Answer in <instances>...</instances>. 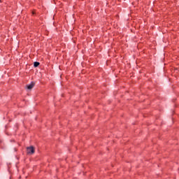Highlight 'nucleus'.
<instances>
[{"instance_id": "obj_3", "label": "nucleus", "mask_w": 179, "mask_h": 179, "mask_svg": "<svg viewBox=\"0 0 179 179\" xmlns=\"http://www.w3.org/2000/svg\"><path fill=\"white\" fill-rule=\"evenodd\" d=\"M38 65H40V62H35L34 63V66L35 68H37V66H38Z\"/></svg>"}, {"instance_id": "obj_4", "label": "nucleus", "mask_w": 179, "mask_h": 179, "mask_svg": "<svg viewBox=\"0 0 179 179\" xmlns=\"http://www.w3.org/2000/svg\"><path fill=\"white\" fill-rule=\"evenodd\" d=\"M0 2H1V0H0Z\"/></svg>"}, {"instance_id": "obj_1", "label": "nucleus", "mask_w": 179, "mask_h": 179, "mask_svg": "<svg viewBox=\"0 0 179 179\" xmlns=\"http://www.w3.org/2000/svg\"><path fill=\"white\" fill-rule=\"evenodd\" d=\"M34 147L31 146V147H27V155H34Z\"/></svg>"}, {"instance_id": "obj_2", "label": "nucleus", "mask_w": 179, "mask_h": 179, "mask_svg": "<svg viewBox=\"0 0 179 179\" xmlns=\"http://www.w3.org/2000/svg\"><path fill=\"white\" fill-rule=\"evenodd\" d=\"M34 85H36V83L34 82H31L29 85H27V89H28V90H31L33 87H34Z\"/></svg>"}]
</instances>
